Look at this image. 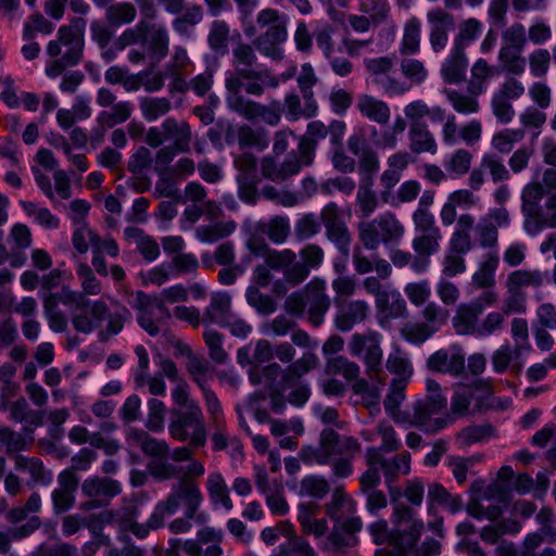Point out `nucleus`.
<instances>
[{
    "label": "nucleus",
    "mask_w": 556,
    "mask_h": 556,
    "mask_svg": "<svg viewBox=\"0 0 556 556\" xmlns=\"http://www.w3.org/2000/svg\"><path fill=\"white\" fill-rule=\"evenodd\" d=\"M392 514L391 522L396 530L389 527L386 519H378L368 526V532L377 545L390 544L395 548L406 552L412 551L418 543L425 523L417 518V513L407 503L400 501V491L389 486Z\"/></svg>",
    "instance_id": "obj_1"
},
{
    "label": "nucleus",
    "mask_w": 556,
    "mask_h": 556,
    "mask_svg": "<svg viewBox=\"0 0 556 556\" xmlns=\"http://www.w3.org/2000/svg\"><path fill=\"white\" fill-rule=\"evenodd\" d=\"M257 56L252 46L239 42L232 49L233 72L225 79L226 97L245 91L249 96L262 97L267 88L279 86L278 76L267 67H254Z\"/></svg>",
    "instance_id": "obj_2"
},
{
    "label": "nucleus",
    "mask_w": 556,
    "mask_h": 556,
    "mask_svg": "<svg viewBox=\"0 0 556 556\" xmlns=\"http://www.w3.org/2000/svg\"><path fill=\"white\" fill-rule=\"evenodd\" d=\"M87 21L83 17L73 18L68 25L58 29L56 39L49 41L47 54L53 60L46 66V75L56 78L67 67L77 65L84 51V36Z\"/></svg>",
    "instance_id": "obj_3"
},
{
    "label": "nucleus",
    "mask_w": 556,
    "mask_h": 556,
    "mask_svg": "<svg viewBox=\"0 0 556 556\" xmlns=\"http://www.w3.org/2000/svg\"><path fill=\"white\" fill-rule=\"evenodd\" d=\"M205 467L202 462H192L186 465L184 475L173 485L170 493L165 498L167 504L177 511L182 503L186 508L187 518H193L203 502L197 478L204 475Z\"/></svg>",
    "instance_id": "obj_4"
},
{
    "label": "nucleus",
    "mask_w": 556,
    "mask_h": 556,
    "mask_svg": "<svg viewBox=\"0 0 556 556\" xmlns=\"http://www.w3.org/2000/svg\"><path fill=\"white\" fill-rule=\"evenodd\" d=\"M381 334L375 330L356 332L349 341V352L352 356L361 357L365 366V374L368 379L379 384L384 382L381 349Z\"/></svg>",
    "instance_id": "obj_5"
},
{
    "label": "nucleus",
    "mask_w": 556,
    "mask_h": 556,
    "mask_svg": "<svg viewBox=\"0 0 556 556\" xmlns=\"http://www.w3.org/2000/svg\"><path fill=\"white\" fill-rule=\"evenodd\" d=\"M168 432L178 442L188 441L192 447L204 446L207 431L200 405H192L191 409L175 412V417L168 425Z\"/></svg>",
    "instance_id": "obj_6"
},
{
    "label": "nucleus",
    "mask_w": 556,
    "mask_h": 556,
    "mask_svg": "<svg viewBox=\"0 0 556 556\" xmlns=\"http://www.w3.org/2000/svg\"><path fill=\"white\" fill-rule=\"evenodd\" d=\"M131 305L138 311V324L152 337L157 336L165 321L172 317L170 311L159 300L157 295H149L143 291L135 293Z\"/></svg>",
    "instance_id": "obj_7"
},
{
    "label": "nucleus",
    "mask_w": 556,
    "mask_h": 556,
    "mask_svg": "<svg viewBox=\"0 0 556 556\" xmlns=\"http://www.w3.org/2000/svg\"><path fill=\"white\" fill-rule=\"evenodd\" d=\"M227 108L248 121L261 119L269 126H277L281 119V104L274 100L263 104L241 93L226 97Z\"/></svg>",
    "instance_id": "obj_8"
},
{
    "label": "nucleus",
    "mask_w": 556,
    "mask_h": 556,
    "mask_svg": "<svg viewBox=\"0 0 556 556\" xmlns=\"http://www.w3.org/2000/svg\"><path fill=\"white\" fill-rule=\"evenodd\" d=\"M364 66L369 75V81L389 97L402 96L409 86L392 76L393 60L389 56L369 58L364 60Z\"/></svg>",
    "instance_id": "obj_9"
},
{
    "label": "nucleus",
    "mask_w": 556,
    "mask_h": 556,
    "mask_svg": "<svg viewBox=\"0 0 556 556\" xmlns=\"http://www.w3.org/2000/svg\"><path fill=\"white\" fill-rule=\"evenodd\" d=\"M359 230L361 240L369 250L377 249L380 242L397 241L404 233L403 226L389 213L379 219L362 223Z\"/></svg>",
    "instance_id": "obj_10"
},
{
    "label": "nucleus",
    "mask_w": 556,
    "mask_h": 556,
    "mask_svg": "<svg viewBox=\"0 0 556 556\" xmlns=\"http://www.w3.org/2000/svg\"><path fill=\"white\" fill-rule=\"evenodd\" d=\"M361 452V443L353 437L340 435L331 428L320 432L317 457L318 465H326L331 459L343 456H356Z\"/></svg>",
    "instance_id": "obj_11"
},
{
    "label": "nucleus",
    "mask_w": 556,
    "mask_h": 556,
    "mask_svg": "<svg viewBox=\"0 0 556 556\" xmlns=\"http://www.w3.org/2000/svg\"><path fill=\"white\" fill-rule=\"evenodd\" d=\"M493 394V386L490 380L478 379L470 384H458L452 397V412L465 414L475 401V408L480 409L483 401Z\"/></svg>",
    "instance_id": "obj_12"
},
{
    "label": "nucleus",
    "mask_w": 556,
    "mask_h": 556,
    "mask_svg": "<svg viewBox=\"0 0 556 556\" xmlns=\"http://www.w3.org/2000/svg\"><path fill=\"white\" fill-rule=\"evenodd\" d=\"M362 528L363 521L359 517H351L342 521H336L326 541L320 545V548L325 552L345 553L358 543L355 533L361 531Z\"/></svg>",
    "instance_id": "obj_13"
},
{
    "label": "nucleus",
    "mask_w": 556,
    "mask_h": 556,
    "mask_svg": "<svg viewBox=\"0 0 556 556\" xmlns=\"http://www.w3.org/2000/svg\"><path fill=\"white\" fill-rule=\"evenodd\" d=\"M431 371L459 376L465 369V353L458 344H452L432 353L427 359Z\"/></svg>",
    "instance_id": "obj_14"
},
{
    "label": "nucleus",
    "mask_w": 556,
    "mask_h": 556,
    "mask_svg": "<svg viewBox=\"0 0 556 556\" xmlns=\"http://www.w3.org/2000/svg\"><path fill=\"white\" fill-rule=\"evenodd\" d=\"M370 314V305L364 300H345L338 303L334 326L342 332L351 331L355 325L365 323Z\"/></svg>",
    "instance_id": "obj_15"
},
{
    "label": "nucleus",
    "mask_w": 556,
    "mask_h": 556,
    "mask_svg": "<svg viewBox=\"0 0 556 556\" xmlns=\"http://www.w3.org/2000/svg\"><path fill=\"white\" fill-rule=\"evenodd\" d=\"M306 306H308V321L315 327L320 326L330 307V299L326 294L324 280L315 279L306 286Z\"/></svg>",
    "instance_id": "obj_16"
},
{
    "label": "nucleus",
    "mask_w": 556,
    "mask_h": 556,
    "mask_svg": "<svg viewBox=\"0 0 556 556\" xmlns=\"http://www.w3.org/2000/svg\"><path fill=\"white\" fill-rule=\"evenodd\" d=\"M427 21L430 24L429 41L434 52L442 51L448 40V31L454 27V17L441 8L430 10L427 13Z\"/></svg>",
    "instance_id": "obj_17"
},
{
    "label": "nucleus",
    "mask_w": 556,
    "mask_h": 556,
    "mask_svg": "<svg viewBox=\"0 0 556 556\" xmlns=\"http://www.w3.org/2000/svg\"><path fill=\"white\" fill-rule=\"evenodd\" d=\"M315 156V142L302 137L296 150H292L281 164L285 180L301 172L304 166L313 164Z\"/></svg>",
    "instance_id": "obj_18"
},
{
    "label": "nucleus",
    "mask_w": 556,
    "mask_h": 556,
    "mask_svg": "<svg viewBox=\"0 0 556 556\" xmlns=\"http://www.w3.org/2000/svg\"><path fill=\"white\" fill-rule=\"evenodd\" d=\"M440 230L419 233L414 238L413 249L416 253V261L413 264V269L415 271L422 273L428 268L430 257L440 250Z\"/></svg>",
    "instance_id": "obj_19"
},
{
    "label": "nucleus",
    "mask_w": 556,
    "mask_h": 556,
    "mask_svg": "<svg viewBox=\"0 0 556 556\" xmlns=\"http://www.w3.org/2000/svg\"><path fill=\"white\" fill-rule=\"evenodd\" d=\"M483 307L478 303H462L452 317V327L458 336L478 334L479 318Z\"/></svg>",
    "instance_id": "obj_20"
},
{
    "label": "nucleus",
    "mask_w": 556,
    "mask_h": 556,
    "mask_svg": "<svg viewBox=\"0 0 556 556\" xmlns=\"http://www.w3.org/2000/svg\"><path fill=\"white\" fill-rule=\"evenodd\" d=\"M375 306L379 324L404 317L407 313L405 300L395 289H388L375 299Z\"/></svg>",
    "instance_id": "obj_21"
},
{
    "label": "nucleus",
    "mask_w": 556,
    "mask_h": 556,
    "mask_svg": "<svg viewBox=\"0 0 556 556\" xmlns=\"http://www.w3.org/2000/svg\"><path fill=\"white\" fill-rule=\"evenodd\" d=\"M14 463L17 471L25 472L29 476L30 480L28 481V485L48 486L53 481L52 471L48 469L38 457L17 455L14 458Z\"/></svg>",
    "instance_id": "obj_22"
},
{
    "label": "nucleus",
    "mask_w": 556,
    "mask_h": 556,
    "mask_svg": "<svg viewBox=\"0 0 556 556\" xmlns=\"http://www.w3.org/2000/svg\"><path fill=\"white\" fill-rule=\"evenodd\" d=\"M467 67L468 59L466 51L452 47L441 65L440 74L446 84L458 85L465 79Z\"/></svg>",
    "instance_id": "obj_23"
},
{
    "label": "nucleus",
    "mask_w": 556,
    "mask_h": 556,
    "mask_svg": "<svg viewBox=\"0 0 556 556\" xmlns=\"http://www.w3.org/2000/svg\"><path fill=\"white\" fill-rule=\"evenodd\" d=\"M162 128L166 132V141L173 142V148L181 153L190 151L192 130L188 122L167 117L162 122Z\"/></svg>",
    "instance_id": "obj_24"
},
{
    "label": "nucleus",
    "mask_w": 556,
    "mask_h": 556,
    "mask_svg": "<svg viewBox=\"0 0 556 556\" xmlns=\"http://www.w3.org/2000/svg\"><path fill=\"white\" fill-rule=\"evenodd\" d=\"M356 108L364 117L379 125L388 124L391 118L389 104L370 94H359L357 97Z\"/></svg>",
    "instance_id": "obj_25"
},
{
    "label": "nucleus",
    "mask_w": 556,
    "mask_h": 556,
    "mask_svg": "<svg viewBox=\"0 0 556 556\" xmlns=\"http://www.w3.org/2000/svg\"><path fill=\"white\" fill-rule=\"evenodd\" d=\"M143 41L148 45V52L157 61L164 59L169 50V33L167 27L161 23L150 24L147 22Z\"/></svg>",
    "instance_id": "obj_26"
},
{
    "label": "nucleus",
    "mask_w": 556,
    "mask_h": 556,
    "mask_svg": "<svg viewBox=\"0 0 556 556\" xmlns=\"http://www.w3.org/2000/svg\"><path fill=\"white\" fill-rule=\"evenodd\" d=\"M231 39H241L237 29L231 30L229 24L224 20L212 22L207 35V43L212 51L220 55L228 53V45Z\"/></svg>",
    "instance_id": "obj_27"
},
{
    "label": "nucleus",
    "mask_w": 556,
    "mask_h": 556,
    "mask_svg": "<svg viewBox=\"0 0 556 556\" xmlns=\"http://www.w3.org/2000/svg\"><path fill=\"white\" fill-rule=\"evenodd\" d=\"M404 115L409 125H425L424 118L428 117L432 123H442L445 119V109L440 105L429 106L424 100H414L405 105Z\"/></svg>",
    "instance_id": "obj_28"
},
{
    "label": "nucleus",
    "mask_w": 556,
    "mask_h": 556,
    "mask_svg": "<svg viewBox=\"0 0 556 556\" xmlns=\"http://www.w3.org/2000/svg\"><path fill=\"white\" fill-rule=\"evenodd\" d=\"M231 317V296L227 292H214L203 313V323L226 326Z\"/></svg>",
    "instance_id": "obj_29"
},
{
    "label": "nucleus",
    "mask_w": 556,
    "mask_h": 556,
    "mask_svg": "<svg viewBox=\"0 0 556 556\" xmlns=\"http://www.w3.org/2000/svg\"><path fill=\"white\" fill-rule=\"evenodd\" d=\"M506 211H494L486 214L478 224L477 231L480 244L483 248H492L497 243V228L508 223Z\"/></svg>",
    "instance_id": "obj_30"
},
{
    "label": "nucleus",
    "mask_w": 556,
    "mask_h": 556,
    "mask_svg": "<svg viewBox=\"0 0 556 556\" xmlns=\"http://www.w3.org/2000/svg\"><path fill=\"white\" fill-rule=\"evenodd\" d=\"M408 382L391 381L388 393L383 401L384 410L389 417L396 424L402 425L408 421L406 413L401 412L400 407L405 401V390Z\"/></svg>",
    "instance_id": "obj_31"
},
{
    "label": "nucleus",
    "mask_w": 556,
    "mask_h": 556,
    "mask_svg": "<svg viewBox=\"0 0 556 556\" xmlns=\"http://www.w3.org/2000/svg\"><path fill=\"white\" fill-rule=\"evenodd\" d=\"M90 315L87 313H77L72 317L73 327L77 332L90 333L106 318L109 308L103 301L91 303Z\"/></svg>",
    "instance_id": "obj_32"
},
{
    "label": "nucleus",
    "mask_w": 556,
    "mask_h": 556,
    "mask_svg": "<svg viewBox=\"0 0 556 556\" xmlns=\"http://www.w3.org/2000/svg\"><path fill=\"white\" fill-rule=\"evenodd\" d=\"M137 508L132 505L123 506L117 509H104L89 517L90 528H102L104 526L119 525L126 526L127 521L135 519Z\"/></svg>",
    "instance_id": "obj_33"
},
{
    "label": "nucleus",
    "mask_w": 556,
    "mask_h": 556,
    "mask_svg": "<svg viewBox=\"0 0 556 556\" xmlns=\"http://www.w3.org/2000/svg\"><path fill=\"white\" fill-rule=\"evenodd\" d=\"M81 492L87 497L113 498L122 493L121 483L116 480L93 476L84 480Z\"/></svg>",
    "instance_id": "obj_34"
},
{
    "label": "nucleus",
    "mask_w": 556,
    "mask_h": 556,
    "mask_svg": "<svg viewBox=\"0 0 556 556\" xmlns=\"http://www.w3.org/2000/svg\"><path fill=\"white\" fill-rule=\"evenodd\" d=\"M473 153L466 148H457L446 154L443 160V168L447 172L448 178L459 179L466 176L472 165Z\"/></svg>",
    "instance_id": "obj_35"
},
{
    "label": "nucleus",
    "mask_w": 556,
    "mask_h": 556,
    "mask_svg": "<svg viewBox=\"0 0 556 556\" xmlns=\"http://www.w3.org/2000/svg\"><path fill=\"white\" fill-rule=\"evenodd\" d=\"M205 488L213 506L220 505L227 510L233 508L228 485L219 471L208 473L205 480Z\"/></svg>",
    "instance_id": "obj_36"
},
{
    "label": "nucleus",
    "mask_w": 556,
    "mask_h": 556,
    "mask_svg": "<svg viewBox=\"0 0 556 556\" xmlns=\"http://www.w3.org/2000/svg\"><path fill=\"white\" fill-rule=\"evenodd\" d=\"M500 264V257L495 252L486 253L479 263L471 277V282L477 289H491L495 286V271Z\"/></svg>",
    "instance_id": "obj_37"
},
{
    "label": "nucleus",
    "mask_w": 556,
    "mask_h": 556,
    "mask_svg": "<svg viewBox=\"0 0 556 556\" xmlns=\"http://www.w3.org/2000/svg\"><path fill=\"white\" fill-rule=\"evenodd\" d=\"M470 93H464L456 89L444 88L442 93L450 102L453 110L463 115H470L478 113L480 110V103L477 99L476 88L469 87Z\"/></svg>",
    "instance_id": "obj_38"
},
{
    "label": "nucleus",
    "mask_w": 556,
    "mask_h": 556,
    "mask_svg": "<svg viewBox=\"0 0 556 556\" xmlns=\"http://www.w3.org/2000/svg\"><path fill=\"white\" fill-rule=\"evenodd\" d=\"M409 148L413 153H431L438 151V144L433 134L429 130L428 125H409L408 130Z\"/></svg>",
    "instance_id": "obj_39"
},
{
    "label": "nucleus",
    "mask_w": 556,
    "mask_h": 556,
    "mask_svg": "<svg viewBox=\"0 0 556 556\" xmlns=\"http://www.w3.org/2000/svg\"><path fill=\"white\" fill-rule=\"evenodd\" d=\"M386 368L391 375L395 376L392 381L408 382L414 374L410 359L400 346H395L388 355Z\"/></svg>",
    "instance_id": "obj_40"
},
{
    "label": "nucleus",
    "mask_w": 556,
    "mask_h": 556,
    "mask_svg": "<svg viewBox=\"0 0 556 556\" xmlns=\"http://www.w3.org/2000/svg\"><path fill=\"white\" fill-rule=\"evenodd\" d=\"M288 33L263 31L254 40L256 50L273 60H280L283 55L281 45L287 40Z\"/></svg>",
    "instance_id": "obj_41"
},
{
    "label": "nucleus",
    "mask_w": 556,
    "mask_h": 556,
    "mask_svg": "<svg viewBox=\"0 0 556 556\" xmlns=\"http://www.w3.org/2000/svg\"><path fill=\"white\" fill-rule=\"evenodd\" d=\"M87 211H73L72 220L77 225L74 230L72 242L74 249L79 254L87 253L89 245L93 249V241L97 240V233L84 224Z\"/></svg>",
    "instance_id": "obj_42"
},
{
    "label": "nucleus",
    "mask_w": 556,
    "mask_h": 556,
    "mask_svg": "<svg viewBox=\"0 0 556 556\" xmlns=\"http://www.w3.org/2000/svg\"><path fill=\"white\" fill-rule=\"evenodd\" d=\"M544 282V274L540 270L517 269L508 274L505 281L506 290L522 292L523 288H539Z\"/></svg>",
    "instance_id": "obj_43"
},
{
    "label": "nucleus",
    "mask_w": 556,
    "mask_h": 556,
    "mask_svg": "<svg viewBox=\"0 0 556 556\" xmlns=\"http://www.w3.org/2000/svg\"><path fill=\"white\" fill-rule=\"evenodd\" d=\"M421 40V23L417 17L409 18L403 29L399 52L402 56H410L419 52Z\"/></svg>",
    "instance_id": "obj_44"
},
{
    "label": "nucleus",
    "mask_w": 556,
    "mask_h": 556,
    "mask_svg": "<svg viewBox=\"0 0 556 556\" xmlns=\"http://www.w3.org/2000/svg\"><path fill=\"white\" fill-rule=\"evenodd\" d=\"M318 364L319 359L316 354L312 352L303 353L299 359L292 362L283 369L282 382L287 386H291L308 371L316 368Z\"/></svg>",
    "instance_id": "obj_45"
},
{
    "label": "nucleus",
    "mask_w": 556,
    "mask_h": 556,
    "mask_svg": "<svg viewBox=\"0 0 556 556\" xmlns=\"http://www.w3.org/2000/svg\"><path fill=\"white\" fill-rule=\"evenodd\" d=\"M412 455L407 451H402L390 458H386L382 467L384 481L388 485L396 482L400 475L407 476L410 473Z\"/></svg>",
    "instance_id": "obj_46"
},
{
    "label": "nucleus",
    "mask_w": 556,
    "mask_h": 556,
    "mask_svg": "<svg viewBox=\"0 0 556 556\" xmlns=\"http://www.w3.org/2000/svg\"><path fill=\"white\" fill-rule=\"evenodd\" d=\"M172 101L166 97H142L139 99L140 113L147 122H155L172 110Z\"/></svg>",
    "instance_id": "obj_47"
},
{
    "label": "nucleus",
    "mask_w": 556,
    "mask_h": 556,
    "mask_svg": "<svg viewBox=\"0 0 556 556\" xmlns=\"http://www.w3.org/2000/svg\"><path fill=\"white\" fill-rule=\"evenodd\" d=\"M429 511L437 505L446 507L451 513H456L462 508V498L452 495L441 483L433 482L428 485Z\"/></svg>",
    "instance_id": "obj_48"
},
{
    "label": "nucleus",
    "mask_w": 556,
    "mask_h": 556,
    "mask_svg": "<svg viewBox=\"0 0 556 556\" xmlns=\"http://www.w3.org/2000/svg\"><path fill=\"white\" fill-rule=\"evenodd\" d=\"M104 17L112 27H121L136 20L137 9L130 2H116L105 9Z\"/></svg>",
    "instance_id": "obj_49"
},
{
    "label": "nucleus",
    "mask_w": 556,
    "mask_h": 556,
    "mask_svg": "<svg viewBox=\"0 0 556 556\" xmlns=\"http://www.w3.org/2000/svg\"><path fill=\"white\" fill-rule=\"evenodd\" d=\"M289 17L277 9L266 8L256 15V25L264 31L288 33Z\"/></svg>",
    "instance_id": "obj_50"
},
{
    "label": "nucleus",
    "mask_w": 556,
    "mask_h": 556,
    "mask_svg": "<svg viewBox=\"0 0 556 556\" xmlns=\"http://www.w3.org/2000/svg\"><path fill=\"white\" fill-rule=\"evenodd\" d=\"M185 366L191 380L201 390L208 388V381L213 378L214 368L203 356H193L188 362H185Z\"/></svg>",
    "instance_id": "obj_51"
},
{
    "label": "nucleus",
    "mask_w": 556,
    "mask_h": 556,
    "mask_svg": "<svg viewBox=\"0 0 556 556\" xmlns=\"http://www.w3.org/2000/svg\"><path fill=\"white\" fill-rule=\"evenodd\" d=\"M174 18L173 29L180 36L190 37L192 29L203 20V11L200 5L185 7L184 11Z\"/></svg>",
    "instance_id": "obj_52"
},
{
    "label": "nucleus",
    "mask_w": 556,
    "mask_h": 556,
    "mask_svg": "<svg viewBox=\"0 0 556 556\" xmlns=\"http://www.w3.org/2000/svg\"><path fill=\"white\" fill-rule=\"evenodd\" d=\"M326 514L334 521H342L343 513L355 511V502L342 488L333 490L331 500L325 506Z\"/></svg>",
    "instance_id": "obj_53"
},
{
    "label": "nucleus",
    "mask_w": 556,
    "mask_h": 556,
    "mask_svg": "<svg viewBox=\"0 0 556 556\" xmlns=\"http://www.w3.org/2000/svg\"><path fill=\"white\" fill-rule=\"evenodd\" d=\"M317 83V78L314 72V68L311 64H303L301 67L300 75L298 77V85L303 94L304 101L307 102V113L316 114L317 112V102L314 99L313 87Z\"/></svg>",
    "instance_id": "obj_54"
},
{
    "label": "nucleus",
    "mask_w": 556,
    "mask_h": 556,
    "mask_svg": "<svg viewBox=\"0 0 556 556\" xmlns=\"http://www.w3.org/2000/svg\"><path fill=\"white\" fill-rule=\"evenodd\" d=\"M238 143L241 148H254L264 151L269 144L268 132L263 128L243 125L238 129Z\"/></svg>",
    "instance_id": "obj_55"
},
{
    "label": "nucleus",
    "mask_w": 556,
    "mask_h": 556,
    "mask_svg": "<svg viewBox=\"0 0 556 556\" xmlns=\"http://www.w3.org/2000/svg\"><path fill=\"white\" fill-rule=\"evenodd\" d=\"M134 106L129 101H119L112 105L110 111H101L97 116V123L109 128L129 119Z\"/></svg>",
    "instance_id": "obj_56"
},
{
    "label": "nucleus",
    "mask_w": 556,
    "mask_h": 556,
    "mask_svg": "<svg viewBox=\"0 0 556 556\" xmlns=\"http://www.w3.org/2000/svg\"><path fill=\"white\" fill-rule=\"evenodd\" d=\"M43 312L52 331L64 332L67 329V317L65 313L59 308L58 298L54 296V294L49 293L45 296Z\"/></svg>",
    "instance_id": "obj_57"
},
{
    "label": "nucleus",
    "mask_w": 556,
    "mask_h": 556,
    "mask_svg": "<svg viewBox=\"0 0 556 556\" xmlns=\"http://www.w3.org/2000/svg\"><path fill=\"white\" fill-rule=\"evenodd\" d=\"M483 25L475 17L463 21L458 26V34L455 36L453 47L466 51V48L482 34Z\"/></svg>",
    "instance_id": "obj_58"
},
{
    "label": "nucleus",
    "mask_w": 556,
    "mask_h": 556,
    "mask_svg": "<svg viewBox=\"0 0 556 556\" xmlns=\"http://www.w3.org/2000/svg\"><path fill=\"white\" fill-rule=\"evenodd\" d=\"M480 166L490 175L494 184L510 179V172L504 160L494 152L484 153L481 156Z\"/></svg>",
    "instance_id": "obj_59"
},
{
    "label": "nucleus",
    "mask_w": 556,
    "mask_h": 556,
    "mask_svg": "<svg viewBox=\"0 0 556 556\" xmlns=\"http://www.w3.org/2000/svg\"><path fill=\"white\" fill-rule=\"evenodd\" d=\"M523 50L509 48H500L498 61L503 70L514 76H520L526 71V58L522 56Z\"/></svg>",
    "instance_id": "obj_60"
},
{
    "label": "nucleus",
    "mask_w": 556,
    "mask_h": 556,
    "mask_svg": "<svg viewBox=\"0 0 556 556\" xmlns=\"http://www.w3.org/2000/svg\"><path fill=\"white\" fill-rule=\"evenodd\" d=\"M326 370L328 374L342 375L345 380L353 381L362 379L361 367L355 362L350 361L345 356H336L328 359L326 364Z\"/></svg>",
    "instance_id": "obj_61"
},
{
    "label": "nucleus",
    "mask_w": 556,
    "mask_h": 556,
    "mask_svg": "<svg viewBox=\"0 0 556 556\" xmlns=\"http://www.w3.org/2000/svg\"><path fill=\"white\" fill-rule=\"evenodd\" d=\"M525 137L522 129L505 128L495 132L491 139V147L501 154H508L514 146L520 142Z\"/></svg>",
    "instance_id": "obj_62"
},
{
    "label": "nucleus",
    "mask_w": 556,
    "mask_h": 556,
    "mask_svg": "<svg viewBox=\"0 0 556 556\" xmlns=\"http://www.w3.org/2000/svg\"><path fill=\"white\" fill-rule=\"evenodd\" d=\"M525 228L530 235L545 228H556V211H527Z\"/></svg>",
    "instance_id": "obj_63"
},
{
    "label": "nucleus",
    "mask_w": 556,
    "mask_h": 556,
    "mask_svg": "<svg viewBox=\"0 0 556 556\" xmlns=\"http://www.w3.org/2000/svg\"><path fill=\"white\" fill-rule=\"evenodd\" d=\"M383 384L384 382L379 384L377 381L374 382L366 377V379L356 380L352 389L355 394L363 397L369 408L379 410L380 391Z\"/></svg>",
    "instance_id": "obj_64"
}]
</instances>
